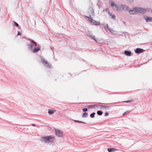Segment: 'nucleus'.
I'll use <instances>...</instances> for the list:
<instances>
[{
  "instance_id": "obj_1",
  "label": "nucleus",
  "mask_w": 152,
  "mask_h": 152,
  "mask_svg": "<svg viewBox=\"0 0 152 152\" xmlns=\"http://www.w3.org/2000/svg\"><path fill=\"white\" fill-rule=\"evenodd\" d=\"M150 9L149 8L144 9L140 7H135L133 8V10L129 9L128 11L131 15L136 14L138 13L142 14L145 13L149 11Z\"/></svg>"
},
{
  "instance_id": "obj_2",
  "label": "nucleus",
  "mask_w": 152,
  "mask_h": 152,
  "mask_svg": "<svg viewBox=\"0 0 152 152\" xmlns=\"http://www.w3.org/2000/svg\"><path fill=\"white\" fill-rule=\"evenodd\" d=\"M110 4L111 7H115V9L118 11H121L122 10H127L128 11L129 8L126 5L121 4L120 6L118 5L115 4L113 1H110Z\"/></svg>"
},
{
  "instance_id": "obj_3",
  "label": "nucleus",
  "mask_w": 152,
  "mask_h": 152,
  "mask_svg": "<svg viewBox=\"0 0 152 152\" xmlns=\"http://www.w3.org/2000/svg\"><path fill=\"white\" fill-rule=\"evenodd\" d=\"M55 137L52 136H44L41 138V141L43 142L46 143L53 142L55 140Z\"/></svg>"
},
{
  "instance_id": "obj_4",
  "label": "nucleus",
  "mask_w": 152,
  "mask_h": 152,
  "mask_svg": "<svg viewBox=\"0 0 152 152\" xmlns=\"http://www.w3.org/2000/svg\"><path fill=\"white\" fill-rule=\"evenodd\" d=\"M91 15H89V17H88L87 16H85L86 19L88 20L89 22L91 23H92V22L94 20L92 19V18H91V16H94V10L93 9H92L91 10Z\"/></svg>"
},
{
  "instance_id": "obj_5",
  "label": "nucleus",
  "mask_w": 152,
  "mask_h": 152,
  "mask_svg": "<svg viewBox=\"0 0 152 152\" xmlns=\"http://www.w3.org/2000/svg\"><path fill=\"white\" fill-rule=\"evenodd\" d=\"M41 60L42 64L46 67L48 68H50L51 67V66L49 64L47 61H45L44 58H42Z\"/></svg>"
},
{
  "instance_id": "obj_6",
  "label": "nucleus",
  "mask_w": 152,
  "mask_h": 152,
  "mask_svg": "<svg viewBox=\"0 0 152 152\" xmlns=\"http://www.w3.org/2000/svg\"><path fill=\"white\" fill-rule=\"evenodd\" d=\"M55 134L57 137H62L63 133L62 131L58 129H55Z\"/></svg>"
},
{
  "instance_id": "obj_7",
  "label": "nucleus",
  "mask_w": 152,
  "mask_h": 152,
  "mask_svg": "<svg viewBox=\"0 0 152 152\" xmlns=\"http://www.w3.org/2000/svg\"><path fill=\"white\" fill-rule=\"evenodd\" d=\"M95 41L98 43L101 44L104 43L105 42V40L102 38L97 39Z\"/></svg>"
},
{
  "instance_id": "obj_8",
  "label": "nucleus",
  "mask_w": 152,
  "mask_h": 152,
  "mask_svg": "<svg viewBox=\"0 0 152 152\" xmlns=\"http://www.w3.org/2000/svg\"><path fill=\"white\" fill-rule=\"evenodd\" d=\"M135 52L137 53H142L144 50L142 49L137 48L134 50Z\"/></svg>"
},
{
  "instance_id": "obj_9",
  "label": "nucleus",
  "mask_w": 152,
  "mask_h": 152,
  "mask_svg": "<svg viewBox=\"0 0 152 152\" xmlns=\"http://www.w3.org/2000/svg\"><path fill=\"white\" fill-rule=\"evenodd\" d=\"M99 106L100 109H101L106 110L107 109H109L110 108V107L109 106H107L105 105H99Z\"/></svg>"
},
{
  "instance_id": "obj_10",
  "label": "nucleus",
  "mask_w": 152,
  "mask_h": 152,
  "mask_svg": "<svg viewBox=\"0 0 152 152\" xmlns=\"http://www.w3.org/2000/svg\"><path fill=\"white\" fill-rule=\"evenodd\" d=\"M92 24L94 25H96V26H99L101 25V23L99 21H97L94 20H93V21L92 22Z\"/></svg>"
},
{
  "instance_id": "obj_11",
  "label": "nucleus",
  "mask_w": 152,
  "mask_h": 152,
  "mask_svg": "<svg viewBox=\"0 0 152 152\" xmlns=\"http://www.w3.org/2000/svg\"><path fill=\"white\" fill-rule=\"evenodd\" d=\"M144 19L147 22H152V18L146 16L144 17Z\"/></svg>"
},
{
  "instance_id": "obj_12",
  "label": "nucleus",
  "mask_w": 152,
  "mask_h": 152,
  "mask_svg": "<svg viewBox=\"0 0 152 152\" xmlns=\"http://www.w3.org/2000/svg\"><path fill=\"white\" fill-rule=\"evenodd\" d=\"M102 25L104 26L105 29L106 31H107V30L109 31V29H110V28L108 27V24H107L104 23L103 24H102Z\"/></svg>"
},
{
  "instance_id": "obj_13",
  "label": "nucleus",
  "mask_w": 152,
  "mask_h": 152,
  "mask_svg": "<svg viewBox=\"0 0 152 152\" xmlns=\"http://www.w3.org/2000/svg\"><path fill=\"white\" fill-rule=\"evenodd\" d=\"M118 150L115 148H110L107 149V151L109 152H113L117 151Z\"/></svg>"
},
{
  "instance_id": "obj_14",
  "label": "nucleus",
  "mask_w": 152,
  "mask_h": 152,
  "mask_svg": "<svg viewBox=\"0 0 152 152\" xmlns=\"http://www.w3.org/2000/svg\"><path fill=\"white\" fill-rule=\"evenodd\" d=\"M56 111L55 110L53 109H48V113L49 115H52Z\"/></svg>"
},
{
  "instance_id": "obj_15",
  "label": "nucleus",
  "mask_w": 152,
  "mask_h": 152,
  "mask_svg": "<svg viewBox=\"0 0 152 152\" xmlns=\"http://www.w3.org/2000/svg\"><path fill=\"white\" fill-rule=\"evenodd\" d=\"M109 31L113 34H117V32L116 31L114 30L113 29L111 28L109 29Z\"/></svg>"
},
{
  "instance_id": "obj_16",
  "label": "nucleus",
  "mask_w": 152,
  "mask_h": 152,
  "mask_svg": "<svg viewBox=\"0 0 152 152\" xmlns=\"http://www.w3.org/2000/svg\"><path fill=\"white\" fill-rule=\"evenodd\" d=\"M124 53L126 55L128 56H130L131 55V52L129 51L125 50L124 51Z\"/></svg>"
},
{
  "instance_id": "obj_17",
  "label": "nucleus",
  "mask_w": 152,
  "mask_h": 152,
  "mask_svg": "<svg viewBox=\"0 0 152 152\" xmlns=\"http://www.w3.org/2000/svg\"><path fill=\"white\" fill-rule=\"evenodd\" d=\"M39 48H35L32 50V52L33 53H36L39 51Z\"/></svg>"
},
{
  "instance_id": "obj_18",
  "label": "nucleus",
  "mask_w": 152,
  "mask_h": 152,
  "mask_svg": "<svg viewBox=\"0 0 152 152\" xmlns=\"http://www.w3.org/2000/svg\"><path fill=\"white\" fill-rule=\"evenodd\" d=\"M27 46L28 47V48L30 49V50H32L33 48V45H32L30 43V44H28L27 45Z\"/></svg>"
},
{
  "instance_id": "obj_19",
  "label": "nucleus",
  "mask_w": 152,
  "mask_h": 152,
  "mask_svg": "<svg viewBox=\"0 0 152 152\" xmlns=\"http://www.w3.org/2000/svg\"><path fill=\"white\" fill-rule=\"evenodd\" d=\"M109 15L111 18L114 19L115 18V16L114 15H112L110 12H109Z\"/></svg>"
},
{
  "instance_id": "obj_20",
  "label": "nucleus",
  "mask_w": 152,
  "mask_h": 152,
  "mask_svg": "<svg viewBox=\"0 0 152 152\" xmlns=\"http://www.w3.org/2000/svg\"><path fill=\"white\" fill-rule=\"evenodd\" d=\"M103 112L101 111H98L97 112V113L98 115H102Z\"/></svg>"
},
{
  "instance_id": "obj_21",
  "label": "nucleus",
  "mask_w": 152,
  "mask_h": 152,
  "mask_svg": "<svg viewBox=\"0 0 152 152\" xmlns=\"http://www.w3.org/2000/svg\"><path fill=\"white\" fill-rule=\"evenodd\" d=\"M88 116V113H84L82 115L83 118L87 117Z\"/></svg>"
},
{
  "instance_id": "obj_22",
  "label": "nucleus",
  "mask_w": 152,
  "mask_h": 152,
  "mask_svg": "<svg viewBox=\"0 0 152 152\" xmlns=\"http://www.w3.org/2000/svg\"><path fill=\"white\" fill-rule=\"evenodd\" d=\"M93 39L95 41L96 40V39L95 38V37L94 36L93 34H92V35H91L90 37H89Z\"/></svg>"
},
{
  "instance_id": "obj_23",
  "label": "nucleus",
  "mask_w": 152,
  "mask_h": 152,
  "mask_svg": "<svg viewBox=\"0 0 152 152\" xmlns=\"http://www.w3.org/2000/svg\"><path fill=\"white\" fill-rule=\"evenodd\" d=\"M13 25L14 26H16L17 27H18L19 26L18 24L15 22H14L13 23Z\"/></svg>"
},
{
  "instance_id": "obj_24",
  "label": "nucleus",
  "mask_w": 152,
  "mask_h": 152,
  "mask_svg": "<svg viewBox=\"0 0 152 152\" xmlns=\"http://www.w3.org/2000/svg\"><path fill=\"white\" fill-rule=\"evenodd\" d=\"M95 114V113H94L91 114L90 115V117L91 118H94V117Z\"/></svg>"
},
{
  "instance_id": "obj_25",
  "label": "nucleus",
  "mask_w": 152,
  "mask_h": 152,
  "mask_svg": "<svg viewBox=\"0 0 152 152\" xmlns=\"http://www.w3.org/2000/svg\"><path fill=\"white\" fill-rule=\"evenodd\" d=\"M73 121L76 122H79V123H82L84 124H86V123L84 122L81 121H79L76 120H74Z\"/></svg>"
},
{
  "instance_id": "obj_26",
  "label": "nucleus",
  "mask_w": 152,
  "mask_h": 152,
  "mask_svg": "<svg viewBox=\"0 0 152 152\" xmlns=\"http://www.w3.org/2000/svg\"><path fill=\"white\" fill-rule=\"evenodd\" d=\"M88 110V109L87 108H83V111L84 112H86Z\"/></svg>"
},
{
  "instance_id": "obj_27",
  "label": "nucleus",
  "mask_w": 152,
  "mask_h": 152,
  "mask_svg": "<svg viewBox=\"0 0 152 152\" xmlns=\"http://www.w3.org/2000/svg\"><path fill=\"white\" fill-rule=\"evenodd\" d=\"M99 105L95 104L93 105V107H99Z\"/></svg>"
},
{
  "instance_id": "obj_28",
  "label": "nucleus",
  "mask_w": 152,
  "mask_h": 152,
  "mask_svg": "<svg viewBox=\"0 0 152 152\" xmlns=\"http://www.w3.org/2000/svg\"><path fill=\"white\" fill-rule=\"evenodd\" d=\"M93 107V105H89L88 106V108H92Z\"/></svg>"
},
{
  "instance_id": "obj_29",
  "label": "nucleus",
  "mask_w": 152,
  "mask_h": 152,
  "mask_svg": "<svg viewBox=\"0 0 152 152\" xmlns=\"http://www.w3.org/2000/svg\"><path fill=\"white\" fill-rule=\"evenodd\" d=\"M32 42L33 44H34L35 45V46H37V43L35 42L33 40H32Z\"/></svg>"
},
{
  "instance_id": "obj_30",
  "label": "nucleus",
  "mask_w": 152,
  "mask_h": 152,
  "mask_svg": "<svg viewBox=\"0 0 152 152\" xmlns=\"http://www.w3.org/2000/svg\"><path fill=\"white\" fill-rule=\"evenodd\" d=\"M109 115V113L107 112H106L104 115V116H107Z\"/></svg>"
},
{
  "instance_id": "obj_31",
  "label": "nucleus",
  "mask_w": 152,
  "mask_h": 152,
  "mask_svg": "<svg viewBox=\"0 0 152 152\" xmlns=\"http://www.w3.org/2000/svg\"><path fill=\"white\" fill-rule=\"evenodd\" d=\"M105 10L106 12H108V13L109 14V12H110L109 9L107 8Z\"/></svg>"
},
{
  "instance_id": "obj_32",
  "label": "nucleus",
  "mask_w": 152,
  "mask_h": 152,
  "mask_svg": "<svg viewBox=\"0 0 152 152\" xmlns=\"http://www.w3.org/2000/svg\"><path fill=\"white\" fill-rule=\"evenodd\" d=\"M132 102V101L131 100H128V101H125L124 102H126V103H129V102Z\"/></svg>"
},
{
  "instance_id": "obj_33",
  "label": "nucleus",
  "mask_w": 152,
  "mask_h": 152,
  "mask_svg": "<svg viewBox=\"0 0 152 152\" xmlns=\"http://www.w3.org/2000/svg\"><path fill=\"white\" fill-rule=\"evenodd\" d=\"M134 0H127L128 1L129 3H132L133 1Z\"/></svg>"
},
{
  "instance_id": "obj_34",
  "label": "nucleus",
  "mask_w": 152,
  "mask_h": 152,
  "mask_svg": "<svg viewBox=\"0 0 152 152\" xmlns=\"http://www.w3.org/2000/svg\"><path fill=\"white\" fill-rule=\"evenodd\" d=\"M92 34H91L90 33H88V36H89V37H90V36H91V35H92Z\"/></svg>"
},
{
  "instance_id": "obj_35",
  "label": "nucleus",
  "mask_w": 152,
  "mask_h": 152,
  "mask_svg": "<svg viewBox=\"0 0 152 152\" xmlns=\"http://www.w3.org/2000/svg\"><path fill=\"white\" fill-rule=\"evenodd\" d=\"M21 34L20 32V31L19 32L18 34V35H20Z\"/></svg>"
},
{
  "instance_id": "obj_36",
  "label": "nucleus",
  "mask_w": 152,
  "mask_h": 152,
  "mask_svg": "<svg viewBox=\"0 0 152 152\" xmlns=\"http://www.w3.org/2000/svg\"><path fill=\"white\" fill-rule=\"evenodd\" d=\"M125 112L126 113H129V111H127Z\"/></svg>"
},
{
  "instance_id": "obj_37",
  "label": "nucleus",
  "mask_w": 152,
  "mask_h": 152,
  "mask_svg": "<svg viewBox=\"0 0 152 152\" xmlns=\"http://www.w3.org/2000/svg\"><path fill=\"white\" fill-rule=\"evenodd\" d=\"M126 112H125L123 114V116H124L125 115V114H126Z\"/></svg>"
},
{
  "instance_id": "obj_38",
  "label": "nucleus",
  "mask_w": 152,
  "mask_h": 152,
  "mask_svg": "<svg viewBox=\"0 0 152 152\" xmlns=\"http://www.w3.org/2000/svg\"><path fill=\"white\" fill-rule=\"evenodd\" d=\"M32 125L33 126H35V125L34 124H33Z\"/></svg>"
},
{
  "instance_id": "obj_39",
  "label": "nucleus",
  "mask_w": 152,
  "mask_h": 152,
  "mask_svg": "<svg viewBox=\"0 0 152 152\" xmlns=\"http://www.w3.org/2000/svg\"><path fill=\"white\" fill-rule=\"evenodd\" d=\"M99 103L100 104H104V103Z\"/></svg>"
},
{
  "instance_id": "obj_40",
  "label": "nucleus",
  "mask_w": 152,
  "mask_h": 152,
  "mask_svg": "<svg viewBox=\"0 0 152 152\" xmlns=\"http://www.w3.org/2000/svg\"><path fill=\"white\" fill-rule=\"evenodd\" d=\"M124 24H126V23H125V22H124Z\"/></svg>"
},
{
  "instance_id": "obj_41",
  "label": "nucleus",
  "mask_w": 152,
  "mask_h": 152,
  "mask_svg": "<svg viewBox=\"0 0 152 152\" xmlns=\"http://www.w3.org/2000/svg\"><path fill=\"white\" fill-rule=\"evenodd\" d=\"M126 33L125 32H123V33Z\"/></svg>"
},
{
  "instance_id": "obj_42",
  "label": "nucleus",
  "mask_w": 152,
  "mask_h": 152,
  "mask_svg": "<svg viewBox=\"0 0 152 152\" xmlns=\"http://www.w3.org/2000/svg\"><path fill=\"white\" fill-rule=\"evenodd\" d=\"M151 12H152V10H151Z\"/></svg>"
}]
</instances>
